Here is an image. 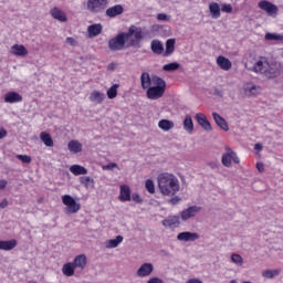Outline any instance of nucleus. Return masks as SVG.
I'll list each match as a JSON object with an SVG mask.
<instances>
[{
	"label": "nucleus",
	"instance_id": "f257e3e1",
	"mask_svg": "<svg viewBox=\"0 0 283 283\" xmlns=\"http://www.w3.org/2000/svg\"><path fill=\"white\" fill-rule=\"evenodd\" d=\"M157 181L163 196H176L180 191V182L174 174L161 172L158 175Z\"/></svg>",
	"mask_w": 283,
	"mask_h": 283
},
{
	"label": "nucleus",
	"instance_id": "f03ea898",
	"mask_svg": "<svg viewBox=\"0 0 283 283\" xmlns=\"http://www.w3.org/2000/svg\"><path fill=\"white\" fill-rule=\"evenodd\" d=\"M153 85L154 86L147 88V98H149V101H158V98H163L167 90V82H165L163 77L153 76Z\"/></svg>",
	"mask_w": 283,
	"mask_h": 283
},
{
	"label": "nucleus",
	"instance_id": "7ed1b4c3",
	"mask_svg": "<svg viewBox=\"0 0 283 283\" xmlns=\"http://www.w3.org/2000/svg\"><path fill=\"white\" fill-rule=\"evenodd\" d=\"M127 41H129L127 33L122 32L108 41V48L112 52H118V50L125 49Z\"/></svg>",
	"mask_w": 283,
	"mask_h": 283
},
{
	"label": "nucleus",
	"instance_id": "20e7f679",
	"mask_svg": "<svg viewBox=\"0 0 283 283\" xmlns=\"http://www.w3.org/2000/svg\"><path fill=\"white\" fill-rule=\"evenodd\" d=\"M221 163L223 167H231V164L234 163L235 165H240V158L238 154L233 151L229 146H226V153L221 157Z\"/></svg>",
	"mask_w": 283,
	"mask_h": 283
},
{
	"label": "nucleus",
	"instance_id": "39448f33",
	"mask_svg": "<svg viewBox=\"0 0 283 283\" xmlns=\"http://www.w3.org/2000/svg\"><path fill=\"white\" fill-rule=\"evenodd\" d=\"M62 202L67 209V213H78L81 211V203L76 202L70 195L62 196Z\"/></svg>",
	"mask_w": 283,
	"mask_h": 283
},
{
	"label": "nucleus",
	"instance_id": "423d86ee",
	"mask_svg": "<svg viewBox=\"0 0 283 283\" xmlns=\"http://www.w3.org/2000/svg\"><path fill=\"white\" fill-rule=\"evenodd\" d=\"M260 10H263V12H266L268 17H277V12H280V9H277V6L273 4L272 2H269V0H261L258 3Z\"/></svg>",
	"mask_w": 283,
	"mask_h": 283
},
{
	"label": "nucleus",
	"instance_id": "0eeeda50",
	"mask_svg": "<svg viewBox=\"0 0 283 283\" xmlns=\"http://www.w3.org/2000/svg\"><path fill=\"white\" fill-rule=\"evenodd\" d=\"M107 8V0H88L87 1V10L93 12L94 14L98 12H103V10Z\"/></svg>",
	"mask_w": 283,
	"mask_h": 283
},
{
	"label": "nucleus",
	"instance_id": "6e6552de",
	"mask_svg": "<svg viewBox=\"0 0 283 283\" xmlns=\"http://www.w3.org/2000/svg\"><path fill=\"white\" fill-rule=\"evenodd\" d=\"M265 72L266 78H277V76L282 75L283 65L277 63H269Z\"/></svg>",
	"mask_w": 283,
	"mask_h": 283
},
{
	"label": "nucleus",
	"instance_id": "1a4fd4ad",
	"mask_svg": "<svg viewBox=\"0 0 283 283\" xmlns=\"http://www.w3.org/2000/svg\"><path fill=\"white\" fill-rule=\"evenodd\" d=\"M269 67V61H266V57H261L252 67V72H255V74H263V76H266V70Z\"/></svg>",
	"mask_w": 283,
	"mask_h": 283
},
{
	"label": "nucleus",
	"instance_id": "9d476101",
	"mask_svg": "<svg viewBox=\"0 0 283 283\" xmlns=\"http://www.w3.org/2000/svg\"><path fill=\"white\" fill-rule=\"evenodd\" d=\"M118 200L120 202H130L132 201V189L127 185H122L119 187Z\"/></svg>",
	"mask_w": 283,
	"mask_h": 283
},
{
	"label": "nucleus",
	"instance_id": "9b49d317",
	"mask_svg": "<svg viewBox=\"0 0 283 283\" xmlns=\"http://www.w3.org/2000/svg\"><path fill=\"white\" fill-rule=\"evenodd\" d=\"M177 240L180 242H196V240H200V234L196 232H180L177 235Z\"/></svg>",
	"mask_w": 283,
	"mask_h": 283
},
{
	"label": "nucleus",
	"instance_id": "f8f14e48",
	"mask_svg": "<svg viewBox=\"0 0 283 283\" xmlns=\"http://www.w3.org/2000/svg\"><path fill=\"white\" fill-rule=\"evenodd\" d=\"M154 273V264L151 263H144L137 270V277H149Z\"/></svg>",
	"mask_w": 283,
	"mask_h": 283
},
{
	"label": "nucleus",
	"instance_id": "ddd939ff",
	"mask_svg": "<svg viewBox=\"0 0 283 283\" xmlns=\"http://www.w3.org/2000/svg\"><path fill=\"white\" fill-rule=\"evenodd\" d=\"M126 36L127 39H132V36H134L137 42L143 41V29L137 28L136 25H130L128 32L126 33Z\"/></svg>",
	"mask_w": 283,
	"mask_h": 283
},
{
	"label": "nucleus",
	"instance_id": "4468645a",
	"mask_svg": "<svg viewBox=\"0 0 283 283\" xmlns=\"http://www.w3.org/2000/svg\"><path fill=\"white\" fill-rule=\"evenodd\" d=\"M196 120L199 125L205 129V132H211L213 128L211 127V123L207 119V115L202 113H198L196 115Z\"/></svg>",
	"mask_w": 283,
	"mask_h": 283
},
{
	"label": "nucleus",
	"instance_id": "2eb2a0df",
	"mask_svg": "<svg viewBox=\"0 0 283 283\" xmlns=\"http://www.w3.org/2000/svg\"><path fill=\"white\" fill-rule=\"evenodd\" d=\"M199 211L200 207L191 206L188 209L181 211V220H189V218H196Z\"/></svg>",
	"mask_w": 283,
	"mask_h": 283
},
{
	"label": "nucleus",
	"instance_id": "dca6fc26",
	"mask_svg": "<svg viewBox=\"0 0 283 283\" xmlns=\"http://www.w3.org/2000/svg\"><path fill=\"white\" fill-rule=\"evenodd\" d=\"M4 103H10V104L23 103V96H21V94L17 92H8L4 95Z\"/></svg>",
	"mask_w": 283,
	"mask_h": 283
},
{
	"label": "nucleus",
	"instance_id": "f3484780",
	"mask_svg": "<svg viewBox=\"0 0 283 283\" xmlns=\"http://www.w3.org/2000/svg\"><path fill=\"white\" fill-rule=\"evenodd\" d=\"M243 90H244V94L247 96H258V94H260V92H262V88H260V86L252 84V83L245 84Z\"/></svg>",
	"mask_w": 283,
	"mask_h": 283
},
{
	"label": "nucleus",
	"instance_id": "a211bd4d",
	"mask_svg": "<svg viewBox=\"0 0 283 283\" xmlns=\"http://www.w3.org/2000/svg\"><path fill=\"white\" fill-rule=\"evenodd\" d=\"M123 12H125L123 6L115 4L114 7H111L106 10V17H109V19H114L115 17L123 14Z\"/></svg>",
	"mask_w": 283,
	"mask_h": 283
},
{
	"label": "nucleus",
	"instance_id": "6ab92c4d",
	"mask_svg": "<svg viewBox=\"0 0 283 283\" xmlns=\"http://www.w3.org/2000/svg\"><path fill=\"white\" fill-rule=\"evenodd\" d=\"M217 65H219V67L222 69L224 72H229V70H231V67H233L231 60H229L222 55H219L217 57Z\"/></svg>",
	"mask_w": 283,
	"mask_h": 283
},
{
	"label": "nucleus",
	"instance_id": "aec40b11",
	"mask_svg": "<svg viewBox=\"0 0 283 283\" xmlns=\"http://www.w3.org/2000/svg\"><path fill=\"white\" fill-rule=\"evenodd\" d=\"M212 118L220 129H223V132H229V124L227 123V119L220 116V114L212 113Z\"/></svg>",
	"mask_w": 283,
	"mask_h": 283
},
{
	"label": "nucleus",
	"instance_id": "412c9836",
	"mask_svg": "<svg viewBox=\"0 0 283 283\" xmlns=\"http://www.w3.org/2000/svg\"><path fill=\"white\" fill-rule=\"evenodd\" d=\"M11 54L14 56H28V49L23 44H13L11 46Z\"/></svg>",
	"mask_w": 283,
	"mask_h": 283
},
{
	"label": "nucleus",
	"instance_id": "4be33fe9",
	"mask_svg": "<svg viewBox=\"0 0 283 283\" xmlns=\"http://www.w3.org/2000/svg\"><path fill=\"white\" fill-rule=\"evenodd\" d=\"M73 265L75 266V269H80L81 271H83L85 266H87V256L85 254H80L75 256Z\"/></svg>",
	"mask_w": 283,
	"mask_h": 283
},
{
	"label": "nucleus",
	"instance_id": "5701e85b",
	"mask_svg": "<svg viewBox=\"0 0 283 283\" xmlns=\"http://www.w3.org/2000/svg\"><path fill=\"white\" fill-rule=\"evenodd\" d=\"M90 101L91 103H95V105H101L103 101H105V93H102L101 91H93L90 94Z\"/></svg>",
	"mask_w": 283,
	"mask_h": 283
},
{
	"label": "nucleus",
	"instance_id": "b1692460",
	"mask_svg": "<svg viewBox=\"0 0 283 283\" xmlns=\"http://www.w3.org/2000/svg\"><path fill=\"white\" fill-rule=\"evenodd\" d=\"M50 13H51V17H53V19H56L62 23H65V21H67V15H65V12H63L61 9L56 7L51 9Z\"/></svg>",
	"mask_w": 283,
	"mask_h": 283
},
{
	"label": "nucleus",
	"instance_id": "393cba45",
	"mask_svg": "<svg viewBox=\"0 0 283 283\" xmlns=\"http://www.w3.org/2000/svg\"><path fill=\"white\" fill-rule=\"evenodd\" d=\"M150 50L154 54H163L165 52V46L160 40H153L150 43Z\"/></svg>",
	"mask_w": 283,
	"mask_h": 283
},
{
	"label": "nucleus",
	"instance_id": "a878e982",
	"mask_svg": "<svg viewBox=\"0 0 283 283\" xmlns=\"http://www.w3.org/2000/svg\"><path fill=\"white\" fill-rule=\"evenodd\" d=\"M140 83L144 90H149L151 87V83H154V77L151 78V76H149V73L144 72L140 75Z\"/></svg>",
	"mask_w": 283,
	"mask_h": 283
},
{
	"label": "nucleus",
	"instance_id": "bb28decb",
	"mask_svg": "<svg viewBox=\"0 0 283 283\" xmlns=\"http://www.w3.org/2000/svg\"><path fill=\"white\" fill-rule=\"evenodd\" d=\"M67 147L71 154H81L83 151V144L75 139L69 142Z\"/></svg>",
	"mask_w": 283,
	"mask_h": 283
},
{
	"label": "nucleus",
	"instance_id": "cd10ccee",
	"mask_svg": "<svg viewBox=\"0 0 283 283\" xmlns=\"http://www.w3.org/2000/svg\"><path fill=\"white\" fill-rule=\"evenodd\" d=\"M17 239H12L9 241L0 240V251H12V249L17 248Z\"/></svg>",
	"mask_w": 283,
	"mask_h": 283
},
{
	"label": "nucleus",
	"instance_id": "c85d7f7f",
	"mask_svg": "<svg viewBox=\"0 0 283 283\" xmlns=\"http://www.w3.org/2000/svg\"><path fill=\"white\" fill-rule=\"evenodd\" d=\"M88 36H98L103 32V25L101 23L88 25L87 28Z\"/></svg>",
	"mask_w": 283,
	"mask_h": 283
},
{
	"label": "nucleus",
	"instance_id": "c756f323",
	"mask_svg": "<svg viewBox=\"0 0 283 283\" xmlns=\"http://www.w3.org/2000/svg\"><path fill=\"white\" fill-rule=\"evenodd\" d=\"M70 171L73 176H86L87 168L75 164L70 167Z\"/></svg>",
	"mask_w": 283,
	"mask_h": 283
},
{
	"label": "nucleus",
	"instance_id": "7c9ffc66",
	"mask_svg": "<svg viewBox=\"0 0 283 283\" xmlns=\"http://www.w3.org/2000/svg\"><path fill=\"white\" fill-rule=\"evenodd\" d=\"M161 224L164 227H178V224H180V217L178 216L168 217L167 219L161 221Z\"/></svg>",
	"mask_w": 283,
	"mask_h": 283
},
{
	"label": "nucleus",
	"instance_id": "2f4dec72",
	"mask_svg": "<svg viewBox=\"0 0 283 283\" xmlns=\"http://www.w3.org/2000/svg\"><path fill=\"white\" fill-rule=\"evenodd\" d=\"M75 265L73 262H69V263H65L63 266H62V273L63 275H65L66 277H72V275H74V271H75Z\"/></svg>",
	"mask_w": 283,
	"mask_h": 283
},
{
	"label": "nucleus",
	"instance_id": "473e14b6",
	"mask_svg": "<svg viewBox=\"0 0 283 283\" xmlns=\"http://www.w3.org/2000/svg\"><path fill=\"white\" fill-rule=\"evenodd\" d=\"M40 140L44 143L45 147H54V139H52V135H50V133L42 132L40 134Z\"/></svg>",
	"mask_w": 283,
	"mask_h": 283
},
{
	"label": "nucleus",
	"instance_id": "72a5a7b5",
	"mask_svg": "<svg viewBox=\"0 0 283 283\" xmlns=\"http://www.w3.org/2000/svg\"><path fill=\"white\" fill-rule=\"evenodd\" d=\"M176 50V40L169 39L166 41V50L164 52V56H171V53Z\"/></svg>",
	"mask_w": 283,
	"mask_h": 283
},
{
	"label": "nucleus",
	"instance_id": "f704fd0d",
	"mask_svg": "<svg viewBox=\"0 0 283 283\" xmlns=\"http://www.w3.org/2000/svg\"><path fill=\"white\" fill-rule=\"evenodd\" d=\"M209 10L212 19H220V4H218V2H211L209 4Z\"/></svg>",
	"mask_w": 283,
	"mask_h": 283
},
{
	"label": "nucleus",
	"instance_id": "c9c22d12",
	"mask_svg": "<svg viewBox=\"0 0 283 283\" xmlns=\"http://www.w3.org/2000/svg\"><path fill=\"white\" fill-rule=\"evenodd\" d=\"M159 129H163V132H169L170 129H174V122L169 119H161L158 122Z\"/></svg>",
	"mask_w": 283,
	"mask_h": 283
},
{
	"label": "nucleus",
	"instance_id": "e433bc0d",
	"mask_svg": "<svg viewBox=\"0 0 283 283\" xmlns=\"http://www.w3.org/2000/svg\"><path fill=\"white\" fill-rule=\"evenodd\" d=\"M184 129L188 132V134H193V119H191L189 115L184 119Z\"/></svg>",
	"mask_w": 283,
	"mask_h": 283
},
{
	"label": "nucleus",
	"instance_id": "4c0bfd02",
	"mask_svg": "<svg viewBox=\"0 0 283 283\" xmlns=\"http://www.w3.org/2000/svg\"><path fill=\"white\" fill-rule=\"evenodd\" d=\"M80 182L85 187V189H94L95 181L92 177H81Z\"/></svg>",
	"mask_w": 283,
	"mask_h": 283
},
{
	"label": "nucleus",
	"instance_id": "58836bf2",
	"mask_svg": "<svg viewBox=\"0 0 283 283\" xmlns=\"http://www.w3.org/2000/svg\"><path fill=\"white\" fill-rule=\"evenodd\" d=\"M264 39L265 41H279L280 43H283V33H266Z\"/></svg>",
	"mask_w": 283,
	"mask_h": 283
},
{
	"label": "nucleus",
	"instance_id": "ea45409f",
	"mask_svg": "<svg viewBox=\"0 0 283 283\" xmlns=\"http://www.w3.org/2000/svg\"><path fill=\"white\" fill-rule=\"evenodd\" d=\"M280 273H282V270H265L262 275L263 277H268V280H273V277H276Z\"/></svg>",
	"mask_w": 283,
	"mask_h": 283
},
{
	"label": "nucleus",
	"instance_id": "a19ab883",
	"mask_svg": "<svg viewBox=\"0 0 283 283\" xmlns=\"http://www.w3.org/2000/svg\"><path fill=\"white\" fill-rule=\"evenodd\" d=\"M120 242H123V235H117L115 239H111L108 241L107 248L116 249V247H118V244H120Z\"/></svg>",
	"mask_w": 283,
	"mask_h": 283
},
{
	"label": "nucleus",
	"instance_id": "79ce46f5",
	"mask_svg": "<svg viewBox=\"0 0 283 283\" xmlns=\"http://www.w3.org/2000/svg\"><path fill=\"white\" fill-rule=\"evenodd\" d=\"M180 67L178 62H171L163 66L164 72H176Z\"/></svg>",
	"mask_w": 283,
	"mask_h": 283
},
{
	"label": "nucleus",
	"instance_id": "37998d69",
	"mask_svg": "<svg viewBox=\"0 0 283 283\" xmlns=\"http://www.w3.org/2000/svg\"><path fill=\"white\" fill-rule=\"evenodd\" d=\"M118 87H119L118 84H114L112 87H109L107 90V97L111 99L116 98V96H118Z\"/></svg>",
	"mask_w": 283,
	"mask_h": 283
},
{
	"label": "nucleus",
	"instance_id": "c03bdc74",
	"mask_svg": "<svg viewBox=\"0 0 283 283\" xmlns=\"http://www.w3.org/2000/svg\"><path fill=\"white\" fill-rule=\"evenodd\" d=\"M145 187L148 193H156V186L154 185V180L147 179L145 181Z\"/></svg>",
	"mask_w": 283,
	"mask_h": 283
},
{
	"label": "nucleus",
	"instance_id": "a18cd8bd",
	"mask_svg": "<svg viewBox=\"0 0 283 283\" xmlns=\"http://www.w3.org/2000/svg\"><path fill=\"white\" fill-rule=\"evenodd\" d=\"M231 260L234 264H238L239 266H242V264H244V259H242V255L240 254H232Z\"/></svg>",
	"mask_w": 283,
	"mask_h": 283
},
{
	"label": "nucleus",
	"instance_id": "49530a36",
	"mask_svg": "<svg viewBox=\"0 0 283 283\" xmlns=\"http://www.w3.org/2000/svg\"><path fill=\"white\" fill-rule=\"evenodd\" d=\"M17 158H18V160H21L25 165H30V163H32V157H30L28 155H17Z\"/></svg>",
	"mask_w": 283,
	"mask_h": 283
},
{
	"label": "nucleus",
	"instance_id": "de8ad7c7",
	"mask_svg": "<svg viewBox=\"0 0 283 283\" xmlns=\"http://www.w3.org/2000/svg\"><path fill=\"white\" fill-rule=\"evenodd\" d=\"M130 200H133V202H136V205H143V198L140 197V195H138V192H134L130 196Z\"/></svg>",
	"mask_w": 283,
	"mask_h": 283
},
{
	"label": "nucleus",
	"instance_id": "09e8293b",
	"mask_svg": "<svg viewBox=\"0 0 283 283\" xmlns=\"http://www.w3.org/2000/svg\"><path fill=\"white\" fill-rule=\"evenodd\" d=\"M221 12H226L227 14H231L233 12V7L231 4L223 3L221 6Z\"/></svg>",
	"mask_w": 283,
	"mask_h": 283
},
{
	"label": "nucleus",
	"instance_id": "8fccbe9b",
	"mask_svg": "<svg viewBox=\"0 0 283 283\" xmlns=\"http://www.w3.org/2000/svg\"><path fill=\"white\" fill-rule=\"evenodd\" d=\"M171 19L170 15H167V13H158L157 14V20L158 21H169Z\"/></svg>",
	"mask_w": 283,
	"mask_h": 283
},
{
	"label": "nucleus",
	"instance_id": "3c124183",
	"mask_svg": "<svg viewBox=\"0 0 283 283\" xmlns=\"http://www.w3.org/2000/svg\"><path fill=\"white\" fill-rule=\"evenodd\" d=\"M147 283H165V281H163V279L160 277H151L147 281Z\"/></svg>",
	"mask_w": 283,
	"mask_h": 283
},
{
	"label": "nucleus",
	"instance_id": "603ef678",
	"mask_svg": "<svg viewBox=\"0 0 283 283\" xmlns=\"http://www.w3.org/2000/svg\"><path fill=\"white\" fill-rule=\"evenodd\" d=\"M8 136V130L3 127L0 128V140H3Z\"/></svg>",
	"mask_w": 283,
	"mask_h": 283
},
{
	"label": "nucleus",
	"instance_id": "864d4df0",
	"mask_svg": "<svg viewBox=\"0 0 283 283\" xmlns=\"http://www.w3.org/2000/svg\"><path fill=\"white\" fill-rule=\"evenodd\" d=\"M256 169H258V171H260V174H262V171H264V164L256 163Z\"/></svg>",
	"mask_w": 283,
	"mask_h": 283
},
{
	"label": "nucleus",
	"instance_id": "5fc2aeb1",
	"mask_svg": "<svg viewBox=\"0 0 283 283\" xmlns=\"http://www.w3.org/2000/svg\"><path fill=\"white\" fill-rule=\"evenodd\" d=\"M66 43H69V45H76V40H74V38H66Z\"/></svg>",
	"mask_w": 283,
	"mask_h": 283
},
{
	"label": "nucleus",
	"instance_id": "6e6d98bb",
	"mask_svg": "<svg viewBox=\"0 0 283 283\" xmlns=\"http://www.w3.org/2000/svg\"><path fill=\"white\" fill-rule=\"evenodd\" d=\"M178 202H180V198L179 197H175L170 199V205H178Z\"/></svg>",
	"mask_w": 283,
	"mask_h": 283
},
{
	"label": "nucleus",
	"instance_id": "4d7b16f0",
	"mask_svg": "<svg viewBox=\"0 0 283 283\" xmlns=\"http://www.w3.org/2000/svg\"><path fill=\"white\" fill-rule=\"evenodd\" d=\"M6 207H8V199H3V200L0 202V209H6Z\"/></svg>",
	"mask_w": 283,
	"mask_h": 283
},
{
	"label": "nucleus",
	"instance_id": "13d9d810",
	"mask_svg": "<svg viewBox=\"0 0 283 283\" xmlns=\"http://www.w3.org/2000/svg\"><path fill=\"white\" fill-rule=\"evenodd\" d=\"M116 167H118V165L115 163H111V164L106 165V169H116Z\"/></svg>",
	"mask_w": 283,
	"mask_h": 283
},
{
	"label": "nucleus",
	"instance_id": "bf43d9fd",
	"mask_svg": "<svg viewBox=\"0 0 283 283\" xmlns=\"http://www.w3.org/2000/svg\"><path fill=\"white\" fill-rule=\"evenodd\" d=\"M8 187V181L7 180H0V189H6Z\"/></svg>",
	"mask_w": 283,
	"mask_h": 283
},
{
	"label": "nucleus",
	"instance_id": "052dcab7",
	"mask_svg": "<svg viewBox=\"0 0 283 283\" xmlns=\"http://www.w3.org/2000/svg\"><path fill=\"white\" fill-rule=\"evenodd\" d=\"M254 149H255L256 151H262V149H263L262 144H255V145H254Z\"/></svg>",
	"mask_w": 283,
	"mask_h": 283
},
{
	"label": "nucleus",
	"instance_id": "680f3d73",
	"mask_svg": "<svg viewBox=\"0 0 283 283\" xmlns=\"http://www.w3.org/2000/svg\"><path fill=\"white\" fill-rule=\"evenodd\" d=\"M211 169H218V164L217 163H209L208 164Z\"/></svg>",
	"mask_w": 283,
	"mask_h": 283
},
{
	"label": "nucleus",
	"instance_id": "e2e57ef3",
	"mask_svg": "<svg viewBox=\"0 0 283 283\" xmlns=\"http://www.w3.org/2000/svg\"><path fill=\"white\" fill-rule=\"evenodd\" d=\"M214 94H216L217 96H222V91H220V90H214Z\"/></svg>",
	"mask_w": 283,
	"mask_h": 283
},
{
	"label": "nucleus",
	"instance_id": "0e129e2a",
	"mask_svg": "<svg viewBox=\"0 0 283 283\" xmlns=\"http://www.w3.org/2000/svg\"><path fill=\"white\" fill-rule=\"evenodd\" d=\"M108 70H114V63H111V64L108 65Z\"/></svg>",
	"mask_w": 283,
	"mask_h": 283
},
{
	"label": "nucleus",
	"instance_id": "69168bd1",
	"mask_svg": "<svg viewBox=\"0 0 283 283\" xmlns=\"http://www.w3.org/2000/svg\"><path fill=\"white\" fill-rule=\"evenodd\" d=\"M130 45H136V41L132 40Z\"/></svg>",
	"mask_w": 283,
	"mask_h": 283
},
{
	"label": "nucleus",
	"instance_id": "338daca9",
	"mask_svg": "<svg viewBox=\"0 0 283 283\" xmlns=\"http://www.w3.org/2000/svg\"><path fill=\"white\" fill-rule=\"evenodd\" d=\"M230 283H238L235 280L230 281Z\"/></svg>",
	"mask_w": 283,
	"mask_h": 283
},
{
	"label": "nucleus",
	"instance_id": "774afa93",
	"mask_svg": "<svg viewBox=\"0 0 283 283\" xmlns=\"http://www.w3.org/2000/svg\"><path fill=\"white\" fill-rule=\"evenodd\" d=\"M29 283H36V281H29Z\"/></svg>",
	"mask_w": 283,
	"mask_h": 283
}]
</instances>
